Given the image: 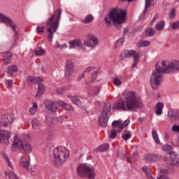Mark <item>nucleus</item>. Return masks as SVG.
I'll return each instance as SVG.
<instances>
[{"instance_id":"1","label":"nucleus","mask_w":179,"mask_h":179,"mask_svg":"<svg viewBox=\"0 0 179 179\" xmlns=\"http://www.w3.org/2000/svg\"><path fill=\"white\" fill-rule=\"evenodd\" d=\"M179 70V61L172 60L169 62L167 60H163L161 63L155 65V70L152 73V77L150 78L151 87L156 90L157 86L162 83V78H163V73H170V72H174V71Z\"/></svg>"},{"instance_id":"2","label":"nucleus","mask_w":179,"mask_h":179,"mask_svg":"<svg viewBox=\"0 0 179 179\" xmlns=\"http://www.w3.org/2000/svg\"><path fill=\"white\" fill-rule=\"evenodd\" d=\"M142 107H143L142 98L134 91H128L124 93L123 98L119 99L113 106L115 110H121L122 111H135Z\"/></svg>"},{"instance_id":"3","label":"nucleus","mask_w":179,"mask_h":179,"mask_svg":"<svg viewBox=\"0 0 179 179\" xmlns=\"http://www.w3.org/2000/svg\"><path fill=\"white\" fill-rule=\"evenodd\" d=\"M10 138V132L6 130H0V143L6 145H12L11 150L15 152L16 149H20L23 155H29L33 152V147L29 143H24L17 138V136H14L11 141H9Z\"/></svg>"},{"instance_id":"4","label":"nucleus","mask_w":179,"mask_h":179,"mask_svg":"<svg viewBox=\"0 0 179 179\" xmlns=\"http://www.w3.org/2000/svg\"><path fill=\"white\" fill-rule=\"evenodd\" d=\"M62 13L61 9L58 8L46 21L47 37L50 42L52 41L54 33L58 30Z\"/></svg>"},{"instance_id":"5","label":"nucleus","mask_w":179,"mask_h":179,"mask_svg":"<svg viewBox=\"0 0 179 179\" xmlns=\"http://www.w3.org/2000/svg\"><path fill=\"white\" fill-rule=\"evenodd\" d=\"M104 20L106 27H110L112 22L114 26L122 24L127 20V12L120 8H113L112 11L105 17Z\"/></svg>"},{"instance_id":"6","label":"nucleus","mask_w":179,"mask_h":179,"mask_svg":"<svg viewBox=\"0 0 179 179\" xmlns=\"http://www.w3.org/2000/svg\"><path fill=\"white\" fill-rule=\"evenodd\" d=\"M53 156L55 166L59 167L69 158V150L64 147L59 146L54 149Z\"/></svg>"},{"instance_id":"7","label":"nucleus","mask_w":179,"mask_h":179,"mask_svg":"<svg viewBox=\"0 0 179 179\" xmlns=\"http://www.w3.org/2000/svg\"><path fill=\"white\" fill-rule=\"evenodd\" d=\"M77 174L79 177L88 179H94L96 177V171L94 167L87 164H82L77 167Z\"/></svg>"},{"instance_id":"8","label":"nucleus","mask_w":179,"mask_h":179,"mask_svg":"<svg viewBox=\"0 0 179 179\" xmlns=\"http://www.w3.org/2000/svg\"><path fill=\"white\" fill-rule=\"evenodd\" d=\"M111 117V103H106L103 106L101 116L99 117V122L103 128L107 127L108 120Z\"/></svg>"},{"instance_id":"9","label":"nucleus","mask_w":179,"mask_h":179,"mask_svg":"<svg viewBox=\"0 0 179 179\" xmlns=\"http://www.w3.org/2000/svg\"><path fill=\"white\" fill-rule=\"evenodd\" d=\"M86 39L83 43V45L88 47L90 50H94L99 44V39L93 34H88L86 36Z\"/></svg>"},{"instance_id":"10","label":"nucleus","mask_w":179,"mask_h":179,"mask_svg":"<svg viewBox=\"0 0 179 179\" xmlns=\"http://www.w3.org/2000/svg\"><path fill=\"white\" fill-rule=\"evenodd\" d=\"M164 160L167 164L173 166L179 165V155L176 152H171L164 157Z\"/></svg>"},{"instance_id":"11","label":"nucleus","mask_w":179,"mask_h":179,"mask_svg":"<svg viewBox=\"0 0 179 179\" xmlns=\"http://www.w3.org/2000/svg\"><path fill=\"white\" fill-rule=\"evenodd\" d=\"M0 22H2V23H5L7 24L10 29L14 31V33H17L16 31V25H15V23L13 22V20H12L8 17H6L5 15L0 13Z\"/></svg>"},{"instance_id":"12","label":"nucleus","mask_w":179,"mask_h":179,"mask_svg":"<svg viewBox=\"0 0 179 179\" xmlns=\"http://www.w3.org/2000/svg\"><path fill=\"white\" fill-rule=\"evenodd\" d=\"M58 101H52L50 100H47L45 101V107L46 110L48 111H51L52 113H57L58 110Z\"/></svg>"},{"instance_id":"13","label":"nucleus","mask_w":179,"mask_h":179,"mask_svg":"<svg viewBox=\"0 0 179 179\" xmlns=\"http://www.w3.org/2000/svg\"><path fill=\"white\" fill-rule=\"evenodd\" d=\"M121 58H139V53L136 52V51L134 50H126L121 52L120 54Z\"/></svg>"},{"instance_id":"14","label":"nucleus","mask_w":179,"mask_h":179,"mask_svg":"<svg viewBox=\"0 0 179 179\" xmlns=\"http://www.w3.org/2000/svg\"><path fill=\"white\" fill-rule=\"evenodd\" d=\"M14 117L12 114L6 113L1 116V123L3 127H8L13 122Z\"/></svg>"},{"instance_id":"15","label":"nucleus","mask_w":179,"mask_h":179,"mask_svg":"<svg viewBox=\"0 0 179 179\" xmlns=\"http://www.w3.org/2000/svg\"><path fill=\"white\" fill-rule=\"evenodd\" d=\"M143 159L146 163H154L160 160V155L159 154H146L144 155Z\"/></svg>"},{"instance_id":"16","label":"nucleus","mask_w":179,"mask_h":179,"mask_svg":"<svg viewBox=\"0 0 179 179\" xmlns=\"http://www.w3.org/2000/svg\"><path fill=\"white\" fill-rule=\"evenodd\" d=\"M20 164L22 167L25 169V170H29V166H30V155H25L22 156L20 159Z\"/></svg>"},{"instance_id":"17","label":"nucleus","mask_w":179,"mask_h":179,"mask_svg":"<svg viewBox=\"0 0 179 179\" xmlns=\"http://www.w3.org/2000/svg\"><path fill=\"white\" fill-rule=\"evenodd\" d=\"M73 73V63L71 60H67L65 67V78H69Z\"/></svg>"},{"instance_id":"18","label":"nucleus","mask_w":179,"mask_h":179,"mask_svg":"<svg viewBox=\"0 0 179 179\" xmlns=\"http://www.w3.org/2000/svg\"><path fill=\"white\" fill-rule=\"evenodd\" d=\"M57 103L60 107H62L66 111H75V108L72 105L66 103L64 101L57 100Z\"/></svg>"},{"instance_id":"19","label":"nucleus","mask_w":179,"mask_h":179,"mask_svg":"<svg viewBox=\"0 0 179 179\" xmlns=\"http://www.w3.org/2000/svg\"><path fill=\"white\" fill-rule=\"evenodd\" d=\"M44 92H45V85L39 83L38 84V91L35 95L36 99H40V97L43 96Z\"/></svg>"},{"instance_id":"20","label":"nucleus","mask_w":179,"mask_h":179,"mask_svg":"<svg viewBox=\"0 0 179 179\" xmlns=\"http://www.w3.org/2000/svg\"><path fill=\"white\" fill-rule=\"evenodd\" d=\"M69 48H76V47H78V48H82L83 44L82 41L79 39H75L73 41H70L69 42Z\"/></svg>"},{"instance_id":"21","label":"nucleus","mask_w":179,"mask_h":179,"mask_svg":"<svg viewBox=\"0 0 179 179\" xmlns=\"http://www.w3.org/2000/svg\"><path fill=\"white\" fill-rule=\"evenodd\" d=\"M17 71H18L17 66L15 64H12L9 66L7 69L8 76L9 77L13 76V73H15V72H17Z\"/></svg>"},{"instance_id":"22","label":"nucleus","mask_w":179,"mask_h":179,"mask_svg":"<svg viewBox=\"0 0 179 179\" xmlns=\"http://www.w3.org/2000/svg\"><path fill=\"white\" fill-rule=\"evenodd\" d=\"M27 80L29 82H31V83H41V82H43V78L38 77V76H36V77H33V76H28L27 77Z\"/></svg>"},{"instance_id":"23","label":"nucleus","mask_w":179,"mask_h":179,"mask_svg":"<svg viewBox=\"0 0 179 179\" xmlns=\"http://www.w3.org/2000/svg\"><path fill=\"white\" fill-rule=\"evenodd\" d=\"M67 97H69V99H70L72 103H73V104H76V106H82V101L78 98V96L69 95L67 96Z\"/></svg>"},{"instance_id":"24","label":"nucleus","mask_w":179,"mask_h":179,"mask_svg":"<svg viewBox=\"0 0 179 179\" xmlns=\"http://www.w3.org/2000/svg\"><path fill=\"white\" fill-rule=\"evenodd\" d=\"M163 107H164L163 103L159 102L156 104V115H162L163 114Z\"/></svg>"},{"instance_id":"25","label":"nucleus","mask_w":179,"mask_h":179,"mask_svg":"<svg viewBox=\"0 0 179 179\" xmlns=\"http://www.w3.org/2000/svg\"><path fill=\"white\" fill-rule=\"evenodd\" d=\"M31 126L33 129H40L43 125L41 124V122L38 121L37 119L33 120L31 122Z\"/></svg>"},{"instance_id":"26","label":"nucleus","mask_w":179,"mask_h":179,"mask_svg":"<svg viewBox=\"0 0 179 179\" xmlns=\"http://www.w3.org/2000/svg\"><path fill=\"white\" fill-rule=\"evenodd\" d=\"M164 26H166V22L164 20H162L155 26V29L157 30V31H161L163 30V29H164Z\"/></svg>"},{"instance_id":"27","label":"nucleus","mask_w":179,"mask_h":179,"mask_svg":"<svg viewBox=\"0 0 179 179\" xmlns=\"http://www.w3.org/2000/svg\"><path fill=\"white\" fill-rule=\"evenodd\" d=\"M12 59V53L10 52H7L5 54L3 58V61L6 65H8Z\"/></svg>"},{"instance_id":"28","label":"nucleus","mask_w":179,"mask_h":179,"mask_svg":"<svg viewBox=\"0 0 179 179\" xmlns=\"http://www.w3.org/2000/svg\"><path fill=\"white\" fill-rule=\"evenodd\" d=\"M151 5H155V0H145V8L143 11L144 15L146 13V12H148V8H150Z\"/></svg>"},{"instance_id":"29","label":"nucleus","mask_w":179,"mask_h":179,"mask_svg":"<svg viewBox=\"0 0 179 179\" xmlns=\"http://www.w3.org/2000/svg\"><path fill=\"white\" fill-rule=\"evenodd\" d=\"M5 174L6 179H19V178H17V176H16V174L12 171H10L9 172H6Z\"/></svg>"},{"instance_id":"30","label":"nucleus","mask_w":179,"mask_h":179,"mask_svg":"<svg viewBox=\"0 0 179 179\" xmlns=\"http://www.w3.org/2000/svg\"><path fill=\"white\" fill-rule=\"evenodd\" d=\"M149 45H150V42L145 40H141L137 43V47H141V48L148 47Z\"/></svg>"},{"instance_id":"31","label":"nucleus","mask_w":179,"mask_h":179,"mask_svg":"<svg viewBox=\"0 0 179 179\" xmlns=\"http://www.w3.org/2000/svg\"><path fill=\"white\" fill-rule=\"evenodd\" d=\"M109 145L108 143H103L101 145H99L96 150H98V152H106L107 150V149H108L109 148Z\"/></svg>"},{"instance_id":"32","label":"nucleus","mask_w":179,"mask_h":179,"mask_svg":"<svg viewBox=\"0 0 179 179\" xmlns=\"http://www.w3.org/2000/svg\"><path fill=\"white\" fill-rule=\"evenodd\" d=\"M40 171H41V168L40 166H36L31 170V173L32 176H36L37 174H40Z\"/></svg>"},{"instance_id":"33","label":"nucleus","mask_w":179,"mask_h":179,"mask_svg":"<svg viewBox=\"0 0 179 179\" xmlns=\"http://www.w3.org/2000/svg\"><path fill=\"white\" fill-rule=\"evenodd\" d=\"M94 19V17L92 14L87 15L85 17V19L83 20V23H85V24H89V23H92V22H93Z\"/></svg>"},{"instance_id":"34","label":"nucleus","mask_w":179,"mask_h":179,"mask_svg":"<svg viewBox=\"0 0 179 179\" xmlns=\"http://www.w3.org/2000/svg\"><path fill=\"white\" fill-rule=\"evenodd\" d=\"M152 138H153L155 143H157V145H159V143H160V140L159 139V136L157 135V131H156V130H152Z\"/></svg>"},{"instance_id":"35","label":"nucleus","mask_w":179,"mask_h":179,"mask_svg":"<svg viewBox=\"0 0 179 179\" xmlns=\"http://www.w3.org/2000/svg\"><path fill=\"white\" fill-rule=\"evenodd\" d=\"M69 89H71V87L69 86L63 87L56 90V93L57 94H62L64 92H66V90H69Z\"/></svg>"},{"instance_id":"36","label":"nucleus","mask_w":179,"mask_h":179,"mask_svg":"<svg viewBox=\"0 0 179 179\" xmlns=\"http://www.w3.org/2000/svg\"><path fill=\"white\" fill-rule=\"evenodd\" d=\"M155 29L152 28H148L145 31V36L147 37H153V36H155Z\"/></svg>"},{"instance_id":"37","label":"nucleus","mask_w":179,"mask_h":179,"mask_svg":"<svg viewBox=\"0 0 179 179\" xmlns=\"http://www.w3.org/2000/svg\"><path fill=\"white\" fill-rule=\"evenodd\" d=\"M37 108H38L37 103L36 102H34L32 107L29 108L30 114H31L32 115H34V114H36V111H37Z\"/></svg>"},{"instance_id":"38","label":"nucleus","mask_w":179,"mask_h":179,"mask_svg":"<svg viewBox=\"0 0 179 179\" xmlns=\"http://www.w3.org/2000/svg\"><path fill=\"white\" fill-rule=\"evenodd\" d=\"M125 41V39L124 38H120L115 43V47L117 48L118 47H122V44H124V42Z\"/></svg>"},{"instance_id":"39","label":"nucleus","mask_w":179,"mask_h":179,"mask_svg":"<svg viewBox=\"0 0 179 179\" xmlns=\"http://www.w3.org/2000/svg\"><path fill=\"white\" fill-rule=\"evenodd\" d=\"M113 82L115 86H117V87H120V86L122 85V81H121L118 77L113 78Z\"/></svg>"},{"instance_id":"40","label":"nucleus","mask_w":179,"mask_h":179,"mask_svg":"<svg viewBox=\"0 0 179 179\" xmlns=\"http://www.w3.org/2000/svg\"><path fill=\"white\" fill-rule=\"evenodd\" d=\"M168 117L177 118L178 117V112L176 110H172L171 113L170 112L168 113Z\"/></svg>"},{"instance_id":"41","label":"nucleus","mask_w":179,"mask_h":179,"mask_svg":"<svg viewBox=\"0 0 179 179\" xmlns=\"http://www.w3.org/2000/svg\"><path fill=\"white\" fill-rule=\"evenodd\" d=\"M131 136V132L129 131L122 135V138L124 139V141H128V139H130Z\"/></svg>"},{"instance_id":"42","label":"nucleus","mask_w":179,"mask_h":179,"mask_svg":"<svg viewBox=\"0 0 179 179\" xmlns=\"http://www.w3.org/2000/svg\"><path fill=\"white\" fill-rule=\"evenodd\" d=\"M4 160H6L8 166L10 167L11 170H13V165H12V163L10 162V160L9 159V157L8 156L4 157Z\"/></svg>"},{"instance_id":"43","label":"nucleus","mask_w":179,"mask_h":179,"mask_svg":"<svg viewBox=\"0 0 179 179\" xmlns=\"http://www.w3.org/2000/svg\"><path fill=\"white\" fill-rule=\"evenodd\" d=\"M171 27L173 30H179V20L174 22Z\"/></svg>"},{"instance_id":"44","label":"nucleus","mask_w":179,"mask_h":179,"mask_svg":"<svg viewBox=\"0 0 179 179\" xmlns=\"http://www.w3.org/2000/svg\"><path fill=\"white\" fill-rule=\"evenodd\" d=\"M45 50L44 49H41L40 50H35L34 54L35 55L40 56L44 55Z\"/></svg>"},{"instance_id":"45","label":"nucleus","mask_w":179,"mask_h":179,"mask_svg":"<svg viewBox=\"0 0 179 179\" xmlns=\"http://www.w3.org/2000/svg\"><path fill=\"white\" fill-rule=\"evenodd\" d=\"M162 150H164V152H170V150H171V145L166 144L162 147Z\"/></svg>"},{"instance_id":"46","label":"nucleus","mask_w":179,"mask_h":179,"mask_svg":"<svg viewBox=\"0 0 179 179\" xmlns=\"http://www.w3.org/2000/svg\"><path fill=\"white\" fill-rule=\"evenodd\" d=\"M117 155L120 157V159H125V154L124 153V151H117Z\"/></svg>"},{"instance_id":"47","label":"nucleus","mask_w":179,"mask_h":179,"mask_svg":"<svg viewBox=\"0 0 179 179\" xmlns=\"http://www.w3.org/2000/svg\"><path fill=\"white\" fill-rule=\"evenodd\" d=\"M44 29H45L44 27H37L36 33H38V34L40 33H44Z\"/></svg>"},{"instance_id":"48","label":"nucleus","mask_w":179,"mask_h":179,"mask_svg":"<svg viewBox=\"0 0 179 179\" xmlns=\"http://www.w3.org/2000/svg\"><path fill=\"white\" fill-rule=\"evenodd\" d=\"M117 136V130H111L110 138L114 139Z\"/></svg>"},{"instance_id":"49","label":"nucleus","mask_w":179,"mask_h":179,"mask_svg":"<svg viewBox=\"0 0 179 179\" xmlns=\"http://www.w3.org/2000/svg\"><path fill=\"white\" fill-rule=\"evenodd\" d=\"M157 19H159V14H155L152 20H151L150 25L152 26V24H155V22H156Z\"/></svg>"},{"instance_id":"50","label":"nucleus","mask_w":179,"mask_h":179,"mask_svg":"<svg viewBox=\"0 0 179 179\" xmlns=\"http://www.w3.org/2000/svg\"><path fill=\"white\" fill-rule=\"evenodd\" d=\"M139 62V57H135V59H134V63L131 65V68H135V66H136V65H138V63Z\"/></svg>"},{"instance_id":"51","label":"nucleus","mask_w":179,"mask_h":179,"mask_svg":"<svg viewBox=\"0 0 179 179\" xmlns=\"http://www.w3.org/2000/svg\"><path fill=\"white\" fill-rule=\"evenodd\" d=\"M94 69H95L94 66H88L85 69L84 72L89 73V72H92V71H94Z\"/></svg>"},{"instance_id":"52","label":"nucleus","mask_w":179,"mask_h":179,"mask_svg":"<svg viewBox=\"0 0 179 179\" xmlns=\"http://www.w3.org/2000/svg\"><path fill=\"white\" fill-rule=\"evenodd\" d=\"M141 170L145 173V176L147 174H149V167H148V166H143L141 168Z\"/></svg>"},{"instance_id":"53","label":"nucleus","mask_w":179,"mask_h":179,"mask_svg":"<svg viewBox=\"0 0 179 179\" xmlns=\"http://www.w3.org/2000/svg\"><path fill=\"white\" fill-rule=\"evenodd\" d=\"M6 83L8 87H12L13 86V80H6Z\"/></svg>"},{"instance_id":"54","label":"nucleus","mask_w":179,"mask_h":179,"mask_svg":"<svg viewBox=\"0 0 179 179\" xmlns=\"http://www.w3.org/2000/svg\"><path fill=\"white\" fill-rule=\"evenodd\" d=\"M55 139V136L53 134H50L48 136V141L49 142V143H51V142H52V141H54Z\"/></svg>"},{"instance_id":"55","label":"nucleus","mask_w":179,"mask_h":179,"mask_svg":"<svg viewBox=\"0 0 179 179\" xmlns=\"http://www.w3.org/2000/svg\"><path fill=\"white\" fill-rule=\"evenodd\" d=\"M171 130H172L173 132H179V126L177 125V124H174V125L172 127Z\"/></svg>"},{"instance_id":"56","label":"nucleus","mask_w":179,"mask_h":179,"mask_svg":"<svg viewBox=\"0 0 179 179\" xmlns=\"http://www.w3.org/2000/svg\"><path fill=\"white\" fill-rule=\"evenodd\" d=\"M169 17L171 19L176 16V8H173L169 14Z\"/></svg>"},{"instance_id":"57","label":"nucleus","mask_w":179,"mask_h":179,"mask_svg":"<svg viewBox=\"0 0 179 179\" xmlns=\"http://www.w3.org/2000/svg\"><path fill=\"white\" fill-rule=\"evenodd\" d=\"M99 93H100V88H99V87H96L94 88V96H97Z\"/></svg>"},{"instance_id":"58","label":"nucleus","mask_w":179,"mask_h":179,"mask_svg":"<svg viewBox=\"0 0 179 179\" xmlns=\"http://www.w3.org/2000/svg\"><path fill=\"white\" fill-rule=\"evenodd\" d=\"M129 120H126L124 121V122L122 123L123 127H128V125H129Z\"/></svg>"},{"instance_id":"59","label":"nucleus","mask_w":179,"mask_h":179,"mask_svg":"<svg viewBox=\"0 0 179 179\" xmlns=\"http://www.w3.org/2000/svg\"><path fill=\"white\" fill-rule=\"evenodd\" d=\"M119 122L118 121L115 120L112 122L113 127H118Z\"/></svg>"},{"instance_id":"60","label":"nucleus","mask_w":179,"mask_h":179,"mask_svg":"<svg viewBox=\"0 0 179 179\" xmlns=\"http://www.w3.org/2000/svg\"><path fill=\"white\" fill-rule=\"evenodd\" d=\"M145 176H146L148 179H155V178H153V176L150 174V173H148Z\"/></svg>"},{"instance_id":"61","label":"nucleus","mask_w":179,"mask_h":179,"mask_svg":"<svg viewBox=\"0 0 179 179\" xmlns=\"http://www.w3.org/2000/svg\"><path fill=\"white\" fill-rule=\"evenodd\" d=\"M85 78V73H81L78 78V80H80V79H83Z\"/></svg>"},{"instance_id":"62","label":"nucleus","mask_w":179,"mask_h":179,"mask_svg":"<svg viewBox=\"0 0 179 179\" xmlns=\"http://www.w3.org/2000/svg\"><path fill=\"white\" fill-rule=\"evenodd\" d=\"M97 73H99V71H95L93 72V73H92V76H94L93 79H96V75H97Z\"/></svg>"},{"instance_id":"63","label":"nucleus","mask_w":179,"mask_h":179,"mask_svg":"<svg viewBox=\"0 0 179 179\" xmlns=\"http://www.w3.org/2000/svg\"><path fill=\"white\" fill-rule=\"evenodd\" d=\"M124 127L125 126H124V124H122L119 126V129H120V131H122V129H124Z\"/></svg>"},{"instance_id":"64","label":"nucleus","mask_w":179,"mask_h":179,"mask_svg":"<svg viewBox=\"0 0 179 179\" xmlns=\"http://www.w3.org/2000/svg\"><path fill=\"white\" fill-rule=\"evenodd\" d=\"M161 173H162V174H169V171L164 169L161 170Z\"/></svg>"}]
</instances>
